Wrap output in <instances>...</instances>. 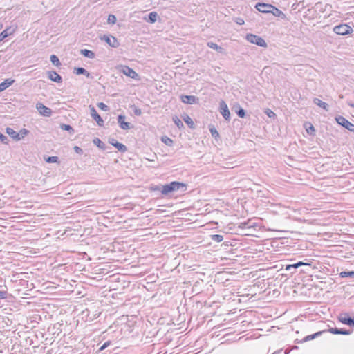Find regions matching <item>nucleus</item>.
I'll list each match as a JSON object with an SVG mask.
<instances>
[{
	"mask_svg": "<svg viewBox=\"0 0 354 354\" xmlns=\"http://www.w3.org/2000/svg\"><path fill=\"white\" fill-rule=\"evenodd\" d=\"M171 185V187H173V192L178 191V190H183L185 191L187 188V185L185 183L177 182V181H173L170 183Z\"/></svg>",
	"mask_w": 354,
	"mask_h": 354,
	"instance_id": "14",
	"label": "nucleus"
},
{
	"mask_svg": "<svg viewBox=\"0 0 354 354\" xmlns=\"http://www.w3.org/2000/svg\"><path fill=\"white\" fill-rule=\"evenodd\" d=\"M93 142L99 148H100L102 149H105V144L102 141H101L99 138H94L93 140Z\"/></svg>",
	"mask_w": 354,
	"mask_h": 354,
	"instance_id": "31",
	"label": "nucleus"
},
{
	"mask_svg": "<svg viewBox=\"0 0 354 354\" xmlns=\"http://www.w3.org/2000/svg\"><path fill=\"white\" fill-rule=\"evenodd\" d=\"M342 278L351 277L354 278V271H343L339 273Z\"/></svg>",
	"mask_w": 354,
	"mask_h": 354,
	"instance_id": "29",
	"label": "nucleus"
},
{
	"mask_svg": "<svg viewBox=\"0 0 354 354\" xmlns=\"http://www.w3.org/2000/svg\"><path fill=\"white\" fill-rule=\"evenodd\" d=\"M173 121L179 129H181L184 127L182 121L177 116L173 118Z\"/></svg>",
	"mask_w": 354,
	"mask_h": 354,
	"instance_id": "35",
	"label": "nucleus"
},
{
	"mask_svg": "<svg viewBox=\"0 0 354 354\" xmlns=\"http://www.w3.org/2000/svg\"><path fill=\"white\" fill-rule=\"evenodd\" d=\"M210 237L212 241L217 243H220L223 240V236L220 234H212Z\"/></svg>",
	"mask_w": 354,
	"mask_h": 354,
	"instance_id": "33",
	"label": "nucleus"
},
{
	"mask_svg": "<svg viewBox=\"0 0 354 354\" xmlns=\"http://www.w3.org/2000/svg\"><path fill=\"white\" fill-rule=\"evenodd\" d=\"M36 109L39 113L44 116L50 117L52 114V110L42 103H37L36 104Z\"/></svg>",
	"mask_w": 354,
	"mask_h": 354,
	"instance_id": "6",
	"label": "nucleus"
},
{
	"mask_svg": "<svg viewBox=\"0 0 354 354\" xmlns=\"http://www.w3.org/2000/svg\"><path fill=\"white\" fill-rule=\"evenodd\" d=\"M246 39L252 43L254 44L261 47H267L266 41L261 37L253 34H248L246 35Z\"/></svg>",
	"mask_w": 354,
	"mask_h": 354,
	"instance_id": "1",
	"label": "nucleus"
},
{
	"mask_svg": "<svg viewBox=\"0 0 354 354\" xmlns=\"http://www.w3.org/2000/svg\"><path fill=\"white\" fill-rule=\"evenodd\" d=\"M102 40L105 41L110 46L113 48H117L119 46L120 44L117 39L110 35H104L102 37H100Z\"/></svg>",
	"mask_w": 354,
	"mask_h": 354,
	"instance_id": "4",
	"label": "nucleus"
},
{
	"mask_svg": "<svg viewBox=\"0 0 354 354\" xmlns=\"http://www.w3.org/2000/svg\"><path fill=\"white\" fill-rule=\"evenodd\" d=\"M310 126L309 127H306V131L308 134L310 135H313L315 132V129L314 128V127L311 124H309Z\"/></svg>",
	"mask_w": 354,
	"mask_h": 354,
	"instance_id": "39",
	"label": "nucleus"
},
{
	"mask_svg": "<svg viewBox=\"0 0 354 354\" xmlns=\"http://www.w3.org/2000/svg\"><path fill=\"white\" fill-rule=\"evenodd\" d=\"M122 71L125 75L132 79H136V77H138V73L129 66H123Z\"/></svg>",
	"mask_w": 354,
	"mask_h": 354,
	"instance_id": "12",
	"label": "nucleus"
},
{
	"mask_svg": "<svg viewBox=\"0 0 354 354\" xmlns=\"http://www.w3.org/2000/svg\"><path fill=\"white\" fill-rule=\"evenodd\" d=\"M207 45L210 48L214 49L218 53H223V48L221 46H218L216 44L209 41L207 42Z\"/></svg>",
	"mask_w": 354,
	"mask_h": 354,
	"instance_id": "26",
	"label": "nucleus"
},
{
	"mask_svg": "<svg viewBox=\"0 0 354 354\" xmlns=\"http://www.w3.org/2000/svg\"><path fill=\"white\" fill-rule=\"evenodd\" d=\"M48 77L53 82L59 83L62 82V77L54 71L48 72Z\"/></svg>",
	"mask_w": 354,
	"mask_h": 354,
	"instance_id": "13",
	"label": "nucleus"
},
{
	"mask_svg": "<svg viewBox=\"0 0 354 354\" xmlns=\"http://www.w3.org/2000/svg\"><path fill=\"white\" fill-rule=\"evenodd\" d=\"M326 332H329L334 335H339L340 334V328H330L328 330H326Z\"/></svg>",
	"mask_w": 354,
	"mask_h": 354,
	"instance_id": "37",
	"label": "nucleus"
},
{
	"mask_svg": "<svg viewBox=\"0 0 354 354\" xmlns=\"http://www.w3.org/2000/svg\"><path fill=\"white\" fill-rule=\"evenodd\" d=\"M45 160L48 163H55L59 162V158L57 156H49Z\"/></svg>",
	"mask_w": 354,
	"mask_h": 354,
	"instance_id": "34",
	"label": "nucleus"
},
{
	"mask_svg": "<svg viewBox=\"0 0 354 354\" xmlns=\"http://www.w3.org/2000/svg\"><path fill=\"white\" fill-rule=\"evenodd\" d=\"M108 22L114 24L116 22V17L113 15H109L108 17Z\"/></svg>",
	"mask_w": 354,
	"mask_h": 354,
	"instance_id": "40",
	"label": "nucleus"
},
{
	"mask_svg": "<svg viewBox=\"0 0 354 354\" xmlns=\"http://www.w3.org/2000/svg\"><path fill=\"white\" fill-rule=\"evenodd\" d=\"M125 116L123 115H119L118 117V122L120 127L124 130H127L131 128V123L124 121Z\"/></svg>",
	"mask_w": 354,
	"mask_h": 354,
	"instance_id": "11",
	"label": "nucleus"
},
{
	"mask_svg": "<svg viewBox=\"0 0 354 354\" xmlns=\"http://www.w3.org/2000/svg\"><path fill=\"white\" fill-rule=\"evenodd\" d=\"M235 22L237 24H239V25H242L244 24V20L242 19V18H236L235 19Z\"/></svg>",
	"mask_w": 354,
	"mask_h": 354,
	"instance_id": "48",
	"label": "nucleus"
},
{
	"mask_svg": "<svg viewBox=\"0 0 354 354\" xmlns=\"http://www.w3.org/2000/svg\"><path fill=\"white\" fill-rule=\"evenodd\" d=\"M50 60L54 66H59L61 65L59 58L55 55H50Z\"/></svg>",
	"mask_w": 354,
	"mask_h": 354,
	"instance_id": "30",
	"label": "nucleus"
},
{
	"mask_svg": "<svg viewBox=\"0 0 354 354\" xmlns=\"http://www.w3.org/2000/svg\"><path fill=\"white\" fill-rule=\"evenodd\" d=\"M161 141L167 146H171L174 143L173 140L166 136H162Z\"/></svg>",
	"mask_w": 354,
	"mask_h": 354,
	"instance_id": "32",
	"label": "nucleus"
},
{
	"mask_svg": "<svg viewBox=\"0 0 354 354\" xmlns=\"http://www.w3.org/2000/svg\"><path fill=\"white\" fill-rule=\"evenodd\" d=\"M6 133L12 138L16 140H19L21 138L19 137V134L16 132L13 129L10 127L6 128Z\"/></svg>",
	"mask_w": 354,
	"mask_h": 354,
	"instance_id": "20",
	"label": "nucleus"
},
{
	"mask_svg": "<svg viewBox=\"0 0 354 354\" xmlns=\"http://www.w3.org/2000/svg\"><path fill=\"white\" fill-rule=\"evenodd\" d=\"M272 7V5L266 3L259 2L255 5V8L263 13H270Z\"/></svg>",
	"mask_w": 354,
	"mask_h": 354,
	"instance_id": "8",
	"label": "nucleus"
},
{
	"mask_svg": "<svg viewBox=\"0 0 354 354\" xmlns=\"http://www.w3.org/2000/svg\"><path fill=\"white\" fill-rule=\"evenodd\" d=\"M15 82V80L11 78L6 79L3 82L0 84V92L6 90L10 86Z\"/></svg>",
	"mask_w": 354,
	"mask_h": 354,
	"instance_id": "17",
	"label": "nucleus"
},
{
	"mask_svg": "<svg viewBox=\"0 0 354 354\" xmlns=\"http://www.w3.org/2000/svg\"><path fill=\"white\" fill-rule=\"evenodd\" d=\"M220 113L226 121L230 120V110L227 106V104L223 100L220 102Z\"/></svg>",
	"mask_w": 354,
	"mask_h": 354,
	"instance_id": "5",
	"label": "nucleus"
},
{
	"mask_svg": "<svg viewBox=\"0 0 354 354\" xmlns=\"http://www.w3.org/2000/svg\"><path fill=\"white\" fill-rule=\"evenodd\" d=\"M173 192V187L171 183L162 185L161 193L162 195H168L169 193Z\"/></svg>",
	"mask_w": 354,
	"mask_h": 354,
	"instance_id": "24",
	"label": "nucleus"
},
{
	"mask_svg": "<svg viewBox=\"0 0 354 354\" xmlns=\"http://www.w3.org/2000/svg\"><path fill=\"white\" fill-rule=\"evenodd\" d=\"M313 102H314V104H315L318 106L322 108L325 111H328L329 106L327 103L322 102V100H320L318 98H314Z\"/></svg>",
	"mask_w": 354,
	"mask_h": 354,
	"instance_id": "21",
	"label": "nucleus"
},
{
	"mask_svg": "<svg viewBox=\"0 0 354 354\" xmlns=\"http://www.w3.org/2000/svg\"><path fill=\"white\" fill-rule=\"evenodd\" d=\"M109 142L120 152H125L127 150V148L124 145L118 142L114 139H112V140L110 141Z\"/></svg>",
	"mask_w": 354,
	"mask_h": 354,
	"instance_id": "15",
	"label": "nucleus"
},
{
	"mask_svg": "<svg viewBox=\"0 0 354 354\" xmlns=\"http://www.w3.org/2000/svg\"><path fill=\"white\" fill-rule=\"evenodd\" d=\"M8 292L7 291H1L0 290V299H6L8 297Z\"/></svg>",
	"mask_w": 354,
	"mask_h": 354,
	"instance_id": "43",
	"label": "nucleus"
},
{
	"mask_svg": "<svg viewBox=\"0 0 354 354\" xmlns=\"http://www.w3.org/2000/svg\"><path fill=\"white\" fill-rule=\"evenodd\" d=\"M91 115L93 120H95L97 124L100 127L104 126V120L101 118V116L97 113L95 109L93 106H90Z\"/></svg>",
	"mask_w": 354,
	"mask_h": 354,
	"instance_id": "9",
	"label": "nucleus"
},
{
	"mask_svg": "<svg viewBox=\"0 0 354 354\" xmlns=\"http://www.w3.org/2000/svg\"><path fill=\"white\" fill-rule=\"evenodd\" d=\"M97 106L99 109H100L101 110L104 111H107L109 110V107L103 102H99L97 104Z\"/></svg>",
	"mask_w": 354,
	"mask_h": 354,
	"instance_id": "38",
	"label": "nucleus"
},
{
	"mask_svg": "<svg viewBox=\"0 0 354 354\" xmlns=\"http://www.w3.org/2000/svg\"><path fill=\"white\" fill-rule=\"evenodd\" d=\"M265 113L267 114V115L270 118L274 117L275 115V113L270 109H267Z\"/></svg>",
	"mask_w": 354,
	"mask_h": 354,
	"instance_id": "44",
	"label": "nucleus"
},
{
	"mask_svg": "<svg viewBox=\"0 0 354 354\" xmlns=\"http://www.w3.org/2000/svg\"><path fill=\"white\" fill-rule=\"evenodd\" d=\"M21 133H23L24 134H26L28 133V131L25 129H24L23 130L21 131Z\"/></svg>",
	"mask_w": 354,
	"mask_h": 354,
	"instance_id": "52",
	"label": "nucleus"
},
{
	"mask_svg": "<svg viewBox=\"0 0 354 354\" xmlns=\"http://www.w3.org/2000/svg\"><path fill=\"white\" fill-rule=\"evenodd\" d=\"M348 105L351 107H354V104L351 102H348Z\"/></svg>",
	"mask_w": 354,
	"mask_h": 354,
	"instance_id": "51",
	"label": "nucleus"
},
{
	"mask_svg": "<svg viewBox=\"0 0 354 354\" xmlns=\"http://www.w3.org/2000/svg\"><path fill=\"white\" fill-rule=\"evenodd\" d=\"M324 333H326V330L319 331V332H317V333H314L313 335H308L306 337H304V342H308V341H310V340H313L315 338L321 336L322 334H323Z\"/></svg>",
	"mask_w": 354,
	"mask_h": 354,
	"instance_id": "23",
	"label": "nucleus"
},
{
	"mask_svg": "<svg viewBox=\"0 0 354 354\" xmlns=\"http://www.w3.org/2000/svg\"><path fill=\"white\" fill-rule=\"evenodd\" d=\"M108 345H109V342H105L100 348V351H102L104 349H105Z\"/></svg>",
	"mask_w": 354,
	"mask_h": 354,
	"instance_id": "50",
	"label": "nucleus"
},
{
	"mask_svg": "<svg viewBox=\"0 0 354 354\" xmlns=\"http://www.w3.org/2000/svg\"><path fill=\"white\" fill-rule=\"evenodd\" d=\"M210 132H211L212 136L213 137H217V136H218V131H217L214 128L211 129H210Z\"/></svg>",
	"mask_w": 354,
	"mask_h": 354,
	"instance_id": "47",
	"label": "nucleus"
},
{
	"mask_svg": "<svg viewBox=\"0 0 354 354\" xmlns=\"http://www.w3.org/2000/svg\"><path fill=\"white\" fill-rule=\"evenodd\" d=\"M351 331L348 330H346V329H344V328H340V334L339 335H350L351 334Z\"/></svg>",
	"mask_w": 354,
	"mask_h": 354,
	"instance_id": "45",
	"label": "nucleus"
},
{
	"mask_svg": "<svg viewBox=\"0 0 354 354\" xmlns=\"http://www.w3.org/2000/svg\"><path fill=\"white\" fill-rule=\"evenodd\" d=\"M333 31L337 35H346L351 33L353 31V29L351 26L346 24H340L335 26Z\"/></svg>",
	"mask_w": 354,
	"mask_h": 354,
	"instance_id": "2",
	"label": "nucleus"
},
{
	"mask_svg": "<svg viewBox=\"0 0 354 354\" xmlns=\"http://www.w3.org/2000/svg\"><path fill=\"white\" fill-rule=\"evenodd\" d=\"M158 17V15L157 14L156 12H151L148 15L147 17H145L144 19L147 22L153 24L157 21Z\"/></svg>",
	"mask_w": 354,
	"mask_h": 354,
	"instance_id": "19",
	"label": "nucleus"
},
{
	"mask_svg": "<svg viewBox=\"0 0 354 354\" xmlns=\"http://www.w3.org/2000/svg\"><path fill=\"white\" fill-rule=\"evenodd\" d=\"M301 266H309V264L308 263H304L302 261H299V262H297L296 263H294V264L287 265L286 266L285 270L286 271H290L292 273H293V272L291 271L292 269L295 270V269L298 268L299 267H300Z\"/></svg>",
	"mask_w": 354,
	"mask_h": 354,
	"instance_id": "18",
	"label": "nucleus"
},
{
	"mask_svg": "<svg viewBox=\"0 0 354 354\" xmlns=\"http://www.w3.org/2000/svg\"><path fill=\"white\" fill-rule=\"evenodd\" d=\"M182 102L187 104H194L198 102V98L194 95H182L180 96Z\"/></svg>",
	"mask_w": 354,
	"mask_h": 354,
	"instance_id": "10",
	"label": "nucleus"
},
{
	"mask_svg": "<svg viewBox=\"0 0 354 354\" xmlns=\"http://www.w3.org/2000/svg\"><path fill=\"white\" fill-rule=\"evenodd\" d=\"M61 129L65 131H68L70 132H73L74 130L73 127L69 124H61Z\"/></svg>",
	"mask_w": 354,
	"mask_h": 354,
	"instance_id": "36",
	"label": "nucleus"
},
{
	"mask_svg": "<svg viewBox=\"0 0 354 354\" xmlns=\"http://www.w3.org/2000/svg\"><path fill=\"white\" fill-rule=\"evenodd\" d=\"M183 120L185 121V122L192 129H194V123L192 120V119L187 115H185L183 118Z\"/></svg>",
	"mask_w": 354,
	"mask_h": 354,
	"instance_id": "28",
	"label": "nucleus"
},
{
	"mask_svg": "<svg viewBox=\"0 0 354 354\" xmlns=\"http://www.w3.org/2000/svg\"><path fill=\"white\" fill-rule=\"evenodd\" d=\"M236 113L237 115H239V117L243 118L245 117V111L242 108H240L237 111H236Z\"/></svg>",
	"mask_w": 354,
	"mask_h": 354,
	"instance_id": "41",
	"label": "nucleus"
},
{
	"mask_svg": "<svg viewBox=\"0 0 354 354\" xmlns=\"http://www.w3.org/2000/svg\"><path fill=\"white\" fill-rule=\"evenodd\" d=\"M339 97H340V98H343V95H339Z\"/></svg>",
	"mask_w": 354,
	"mask_h": 354,
	"instance_id": "53",
	"label": "nucleus"
},
{
	"mask_svg": "<svg viewBox=\"0 0 354 354\" xmlns=\"http://www.w3.org/2000/svg\"><path fill=\"white\" fill-rule=\"evenodd\" d=\"M80 54L84 55L86 57L93 59L95 57V53L87 49H82L80 50Z\"/></svg>",
	"mask_w": 354,
	"mask_h": 354,
	"instance_id": "27",
	"label": "nucleus"
},
{
	"mask_svg": "<svg viewBox=\"0 0 354 354\" xmlns=\"http://www.w3.org/2000/svg\"><path fill=\"white\" fill-rule=\"evenodd\" d=\"M15 29L12 28L11 27L8 28L3 30L0 33V42L2 41L4 39H6L9 35H11L14 33Z\"/></svg>",
	"mask_w": 354,
	"mask_h": 354,
	"instance_id": "16",
	"label": "nucleus"
},
{
	"mask_svg": "<svg viewBox=\"0 0 354 354\" xmlns=\"http://www.w3.org/2000/svg\"><path fill=\"white\" fill-rule=\"evenodd\" d=\"M270 13H272L276 17H281L282 19L286 17L285 14L275 6H272Z\"/></svg>",
	"mask_w": 354,
	"mask_h": 354,
	"instance_id": "22",
	"label": "nucleus"
},
{
	"mask_svg": "<svg viewBox=\"0 0 354 354\" xmlns=\"http://www.w3.org/2000/svg\"><path fill=\"white\" fill-rule=\"evenodd\" d=\"M74 70H75V74H77V75H84L87 77H91V74L85 68H84L82 67L75 68Z\"/></svg>",
	"mask_w": 354,
	"mask_h": 354,
	"instance_id": "25",
	"label": "nucleus"
},
{
	"mask_svg": "<svg viewBox=\"0 0 354 354\" xmlns=\"http://www.w3.org/2000/svg\"><path fill=\"white\" fill-rule=\"evenodd\" d=\"M337 123L350 131L354 132V124L347 120L343 116H338L336 118Z\"/></svg>",
	"mask_w": 354,
	"mask_h": 354,
	"instance_id": "3",
	"label": "nucleus"
},
{
	"mask_svg": "<svg viewBox=\"0 0 354 354\" xmlns=\"http://www.w3.org/2000/svg\"><path fill=\"white\" fill-rule=\"evenodd\" d=\"M0 140L4 144H8V139L5 135L0 132Z\"/></svg>",
	"mask_w": 354,
	"mask_h": 354,
	"instance_id": "42",
	"label": "nucleus"
},
{
	"mask_svg": "<svg viewBox=\"0 0 354 354\" xmlns=\"http://www.w3.org/2000/svg\"><path fill=\"white\" fill-rule=\"evenodd\" d=\"M133 112L136 115H140L142 114L141 109L138 108H135Z\"/></svg>",
	"mask_w": 354,
	"mask_h": 354,
	"instance_id": "49",
	"label": "nucleus"
},
{
	"mask_svg": "<svg viewBox=\"0 0 354 354\" xmlns=\"http://www.w3.org/2000/svg\"><path fill=\"white\" fill-rule=\"evenodd\" d=\"M73 149L78 154H82L83 153V150L77 146H75Z\"/></svg>",
	"mask_w": 354,
	"mask_h": 354,
	"instance_id": "46",
	"label": "nucleus"
},
{
	"mask_svg": "<svg viewBox=\"0 0 354 354\" xmlns=\"http://www.w3.org/2000/svg\"><path fill=\"white\" fill-rule=\"evenodd\" d=\"M338 319L344 324L354 327V318L349 317L347 313L340 314Z\"/></svg>",
	"mask_w": 354,
	"mask_h": 354,
	"instance_id": "7",
	"label": "nucleus"
}]
</instances>
